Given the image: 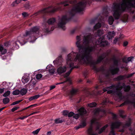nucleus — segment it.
Returning <instances> with one entry per match:
<instances>
[{
	"instance_id": "1",
	"label": "nucleus",
	"mask_w": 135,
	"mask_h": 135,
	"mask_svg": "<svg viewBox=\"0 0 135 135\" xmlns=\"http://www.w3.org/2000/svg\"><path fill=\"white\" fill-rule=\"evenodd\" d=\"M91 38V36L90 35L84 36L83 44H81L80 43L81 39L80 37L79 36H77L76 45L80 54L79 55L77 54L76 58L77 59L83 60L86 63L93 65V69L95 71L98 72L99 70L97 68L95 65L100 62L108 54H104L99 56L96 61L92 60L90 53L94 51L95 47L94 46H88L90 43Z\"/></svg>"
},
{
	"instance_id": "2",
	"label": "nucleus",
	"mask_w": 135,
	"mask_h": 135,
	"mask_svg": "<svg viewBox=\"0 0 135 135\" xmlns=\"http://www.w3.org/2000/svg\"><path fill=\"white\" fill-rule=\"evenodd\" d=\"M121 6L119 4H113V15L116 20L118 19L121 14L126 8L135 7V0H122Z\"/></svg>"
},
{
	"instance_id": "3",
	"label": "nucleus",
	"mask_w": 135,
	"mask_h": 135,
	"mask_svg": "<svg viewBox=\"0 0 135 135\" xmlns=\"http://www.w3.org/2000/svg\"><path fill=\"white\" fill-rule=\"evenodd\" d=\"M86 4V2H80L75 5L73 7L71 12L70 13V15L73 16L74 15L75 12H80L83 11Z\"/></svg>"
},
{
	"instance_id": "4",
	"label": "nucleus",
	"mask_w": 135,
	"mask_h": 135,
	"mask_svg": "<svg viewBox=\"0 0 135 135\" xmlns=\"http://www.w3.org/2000/svg\"><path fill=\"white\" fill-rule=\"evenodd\" d=\"M60 9L59 8L51 6L40 11L35 13V16H36L41 14H44L45 13H52Z\"/></svg>"
},
{
	"instance_id": "5",
	"label": "nucleus",
	"mask_w": 135,
	"mask_h": 135,
	"mask_svg": "<svg viewBox=\"0 0 135 135\" xmlns=\"http://www.w3.org/2000/svg\"><path fill=\"white\" fill-rule=\"evenodd\" d=\"M70 18H68L66 16H62L59 21L58 24L59 27L61 28L63 30H65L66 29L65 25Z\"/></svg>"
},
{
	"instance_id": "6",
	"label": "nucleus",
	"mask_w": 135,
	"mask_h": 135,
	"mask_svg": "<svg viewBox=\"0 0 135 135\" xmlns=\"http://www.w3.org/2000/svg\"><path fill=\"white\" fill-rule=\"evenodd\" d=\"M96 43L97 45H100L101 46L104 47L108 45V42L106 41H103L102 38H100L96 41Z\"/></svg>"
},
{
	"instance_id": "7",
	"label": "nucleus",
	"mask_w": 135,
	"mask_h": 135,
	"mask_svg": "<svg viewBox=\"0 0 135 135\" xmlns=\"http://www.w3.org/2000/svg\"><path fill=\"white\" fill-rule=\"evenodd\" d=\"M36 83V82L35 79H32L27 85L29 87V89H31L34 87Z\"/></svg>"
},
{
	"instance_id": "8",
	"label": "nucleus",
	"mask_w": 135,
	"mask_h": 135,
	"mask_svg": "<svg viewBox=\"0 0 135 135\" xmlns=\"http://www.w3.org/2000/svg\"><path fill=\"white\" fill-rule=\"evenodd\" d=\"M69 67L71 68V69L69 71L67 72L64 75V77L65 78H67L68 76H69L70 75L72 70L74 68H77V67H76L75 66L74 67V64L73 63L70 64Z\"/></svg>"
},
{
	"instance_id": "9",
	"label": "nucleus",
	"mask_w": 135,
	"mask_h": 135,
	"mask_svg": "<svg viewBox=\"0 0 135 135\" xmlns=\"http://www.w3.org/2000/svg\"><path fill=\"white\" fill-rule=\"evenodd\" d=\"M86 125V123L85 120H83L81 121L80 124L78 126H76L75 128L76 130H78L79 128H84Z\"/></svg>"
},
{
	"instance_id": "10",
	"label": "nucleus",
	"mask_w": 135,
	"mask_h": 135,
	"mask_svg": "<svg viewBox=\"0 0 135 135\" xmlns=\"http://www.w3.org/2000/svg\"><path fill=\"white\" fill-rule=\"evenodd\" d=\"M120 125V123L116 122L113 123L111 126V129H114L118 127Z\"/></svg>"
},
{
	"instance_id": "11",
	"label": "nucleus",
	"mask_w": 135,
	"mask_h": 135,
	"mask_svg": "<svg viewBox=\"0 0 135 135\" xmlns=\"http://www.w3.org/2000/svg\"><path fill=\"white\" fill-rule=\"evenodd\" d=\"M66 70V68L65 67H60L57 70V72L59 74H61L65 72Z\"/></svg>"
},
{
	"instance_id": "12",
	"label": "nucleus",
	"mask_w": 135,
	"mask_h": 135,
	"mask_svg": "<svg viewBox=\"0 0 135 135\" xmlns=\"http://www.w3.org/2000/svg\"><path fill=\"white\" fill-rule=\"evenodd\" d=\"M88 134L89 135H98L97 133H93V127L92 126H91L87 130Z\"/></svg>"
},
{
	"instance_id": "13",
	"label": "nucleus",
	"mask_w": 135,
	"mask_h": 135,
	"mask_svg": "<svg viewBox=\"0 0 135 135\" xmlns=\"http://www.w3.org/2000/svg\"><path fill=\"white\" fill-rule=\"evenodd\" d=\"M119 71L118 68H116L110 70V72L112 75H114L118 73Z\"/></svg>"
},
{
	"instance_id": "14",
	"label": "nucleus",
	"mask_w": 135,
	"mask_h": 135,
	"mask_svg": "<svg viewBox=\"0 0 135 135\" xmlns=\"http://www.w3.org/2000/svg\"><path fill=\"white\" fill-rule=\"evenodd\" d=\"M7 52V50L4 48L1 45H0V52L1 54H5Z\"/></svg>"
},
{
	"instance_id": "15",
	"label": "nucleus",
	"mask_w": 135,
	"mask_h": 135,
	"mask_svg": "<svg viewBox=\"0 0 135 135\" xmlns=\"http://www.w3.org/2000/svg\"><path fill=\"white\" fill-rule=\"evenodd\" d=\"M79 114L80 115L85 114L86 113V110L83 108H81L79 110Z\"/></svg>"
},
{
	"instance_id": "16",
	"label": "nucleus",
	"mask_w": 135,
	"mask_h": 135,
	"mask_svg": "<svg viewBox=\"0 0 135 135\" xmlns=\"http://www.w3.org/2000/svg\"><path fill=\"white\" fill-rule=\"evenodd\" d=\"M78 92V90L77 89H73L70 91V95L71 96H74L77 94Z\"/></svg>"
},
{
	"instance_id": "17",
	"label": "nucleus",
	"mask_w": 135,
	"mask_h": 135,
	"mask_svg": "<svg viewBox=\"0 0 135 135\" xmlns=\"http://www.w3.org/2000/svg\"><path fill=\"white\" fill-rule=\"evenodd\" d=\"M56 21V19L55 18H52L49 19L47 21V23L49 25H52Z\"/></svg>"
},
{
	"instance_id": "18",
	"label": "nucleus",
	"mask_w": 135,
	"mask_h": 135,
	"mask_svg": "<svg viewBox=\"0 0 135 135\" xmlns=\"http://www.w3.org/2000/svg\"><path fill=\"white\" fill-rule=\"evenodd\" d=\"M126 78V75H120L118 76L115 79L117 81H119L123 80Z\"/></svg>"
},
{
	"instance_id": "19",
	"label": "nucleus",
	"mask_w": 135,
	"mask_h": 135,
	"mask_svg": "<svg viewBox=\"0 0 135 135\" xmlns=\"http://www.w3.org/2000/svg\"><path fill=\"white\" fill-rule=\"evenodd\" d=\"M31 29L33 33L34 32L36 33V32H38L39 31V27L37 26L33 27Z\"/></svg>"
},
{
	"instance_id": "20",
	"label": "nucleus",
	"mask_w": 135,
	"mask_h": 135,
	"mask_svg": "<svg viewBox=\"0 0 135 135\" xmlns=\"http://www.w3.org/2000/svg\"><path fill=\"white\" fill-rule=\"evenodd\" d=\"M108 124H106L105 125L103 126L101 129L99 130L98 133L100 134L102 133L105 129L108 127Z\"/></svg>"
},
{
	"instance_id": "21",
	"label": "nucleus",
	"mask_w": 135,
	"mask_h": 135,
	"mask_svg": "<svg viewBox=\"0 0 135 135\" xmlns=\"http://www.w3.org/2000/svg\"><path fill=\"white\" fill-rule=\"evenodd\" d=\"M123 84V88L124 89V91H129L131 89L130 86L129 85L125 86L124 84Z\"/></svg>"
},
{
	"instance_id": "22",
	"label": "nucleus",
	"mask_w": 135,
	"mask_h": 135,
	"mask_svg": "<svg viewBox=\"0 0 135 135\" xmlns=\"http://www.w3.org/2000/svg\"><path fill=\"white\" fill-rule=\"evenodd\" d=\"M27 92V90L25 88H23L21 89L20 91V93L23 95L25 94Z\"/></svg>"
},
{
	"instance_id": "23",
	"label": "nucleus",
	"mask_w": 135,
	"mask_h": 135,
	"mask_svg": "<svg viewBox=\"0 0 135 135\" xmlns=\"http://www.w3.org/2000/svg\"><path fill=\"white\" fill-rule=\"evenodd\" d=\"M114 21V19L112 16H110L109 17L108 21L109 24L110 25H112Z\"/></svg>"
},
{
	"instance_id": "24",
	"label": "nucleus",
	"mask_w": 135,
	"mask_h": 135,
	"mask_svg": "<svg viewBox=\"0 0 135 135\" xmlns=\"http://www.w3.org/2000/svg\"><path fill=\"white\" fill-rule=\"evenodd\" d=\"M108 36H109V39L110 38H112L115 35V32L114 31H112V32H109L108 33Z\"/></svg>"
},
{
	"instance_id": "25",
	"label": "nucleus",
	"mask_w": 135,
	"mask_h": 135,
	"mask_svg": "<svg viewBox=\"0 0 135 135\" xmlns=\"http://www.w3.org/2000/svg\"><path fill=\"white\" fill-rule=\"evenodd\" d=\"M112 60L113 61L114 65L116 66H118V62L119 60H117L115 57L113 58Z\"/></svg>"
},
{
	"instance_id": "26",
	"label": "nucleus",
	"mask_w": 135,
	"mask_h": 135,
	"mask_svg": "<svg viewBox=\"0 0 135 135\" xmlns=\"http://www.w3.org/2000/svg\"><path fill=\"white\" fill-rule=\"evenodd\" d=\"M9 99L8 98L6 97L3 99V102L4 104H6L9 102Z\"/></svg>"
},
{
	"instance_id": "27",
	"label": "nucleus",
	"mask_w": 135,
	"mask_h": 135,
	"mask_svg": "<svg viewBox=\"0 0 135 135\" xmlns=\"http://www.w3.org/2000/svg\"><path fill=\"white\" fill-rule=\"evenodd\" d=\"M29 80V78L25 77H23L22 79V81L24 84L27 83Z\"/></svg>"
},
{
	"instance_id": "28",
	"label": "nucleus",
	"mask_w": 135,
	"mask_h": 135,
	"mask_svg": "<svg viewBox=\"0 0 135 135\" xmlns=\"http://www.w3.org/2000/svg\"><path fill=\"white\" fill-rule=\"evenodd\" d=\"M40 97L39 95H35L34 96L31 97L29 99V100L30 101H31L34 99H37Z\"/></svg>"
},
{
	"instance_id": "29",
	"label": "nucleus",
	"mask_w": 135,
	"mask_h": 135,
	"mask_svg": "<svg viewBox=\"0 0 135 135\" xmlns=\"http://www.w3.org/2000/svg\"><path fill=\"white\" fill-rule=\"evenodd\" d=\"M88 105L89 107H95L97 105V104L95 102H93L91 103L88 104Z\"/></svg>"
},
{
	"instance_id": "30",
	"label": "nucleus",
	"mask_w": 135,
	"mask_h": 135,
	"mask_svg": "<svg viewBox=\"0 0 135 135\" xmlns=\"http://www.w3.org/2000/svg\"><path fill=\"white\" fill-rule=\"evenodd\" d=\"M64 120H60V119H56L55 120V123L56 124L61 123L62 122H64Z\"/></svg>"
},
{
	"instance_id": "31",
	"label": "nucleus",
	"mask_w": 135,
	"mask_h": 135,
	"mask_svg": "<svg viewBox=\"0 0 135 135\" xmlns=\"http://www.w3.org/2000/svg\"><path fill=\"white\" fill-rule=\"evenodd\" d=\"M20 93V91L18 90H16L12 92L13 94L15 95H18Z\"/></svg>"
},
{
	"instance_id": "32",
	"label": "nucleus",
	"mask_w": 135,
	"mask_h": 135,
	"mask_svg": "<svg viewBox=\"0 0 135 135\" xmlns=\"http://www.w3.org/2000/svg\"><path fill=\"white\" fill-rule=\"evenodd\" d=\"M101 24L98 23H97L94 27V28L95 29H96L99 28L101 27Z\"/></svg>"
},
{
	"instance_id": "33",
	"label": "nucleus",
	"mask_w": 135,
	"mask_h": 135,
	"mask_svg": "<svg viewBox=\"0 0 135 135\" xmlns=\"http://www.w3.org/2000/svg\"><path fill=\"white\" fill-rule=\"evenodd\" d=\"M10 91H7L3 94V96L4 97H7L10 95Z\"/></svg>"
},
{
	"instance_id": "34",
	"label": "nucleus",
	"mask_w": 135,
	"mask_h": 135,
	"mask_svg": "<svg viewBox=\"0 0 135 135\" xmlns=\"http://www.w3.org/2000/svg\"><path fill=\"white\" fill-rule=\"evenodd\" d=\"M33 33L31 31V29H30V31H27L26 32V35H24V36H26L28 35H31Z\"/></svg>"
},
{
	"instance_id": "35",
	"label": "nucleus",
	"mask_w": 135,
	"mask_h": 135,
	"mask_svg": "<svg viewBox=\"0 0 135 135\" xmlns=\"http://www.w3.org/2000/svg\"><path fill=\"white\" fill-rule=\"evenodd\" d=\"M22 100H19L18 101H17L13 103H12L11 104V105H15L17 104H18V103H19L20 102H21L22 101Z\"/></svg>"
},
{
	"instance_id": "36",
	"label": "nucleus",
	"mask_w": 135,
	"mask_h": 135,
	"mask_svg": "<svg viewBox=\"0 0 135 135\" xmlns=\"http://www.w3.org/2000/svg\"><path fill=\"white\" fill-rule=\"evenodd\" d=\"M102 113V112L100 111V109H98L95 110V114L96 115L98 114L99 115H100Z\"/></svg>"
},
{
	"instance_id": "37",
	"label": "nucleus",
	"mask_w": 135,
	"mask_h": 135,
	"mask_svg": "<svg viewBox=\"0 0 135 135\" xmlns=\"http://www.w3.org/2000/svg\"><path fill=\"white\" fill-rule=\"evenodd\" d=\"M22 15L24 17H28L29 15L27 12H23L22 13Z\"/></svg>"
},
{
	"instance_id": "38",
	"label": "nucleus",
	"mask_w": 135,
	"mask_h": 135,
	"mask_svg": "<svg viewBox=\"0 0 135 135\" xmlns=\"http://www.w3.org/2000/svg\"><path fill=\"white\" fill-rule=\"evenodd\" d=\"M40 129L39 128L32 132V133L34 134H37L40 130Z\"/></svg>"
},
{
	"instance_id": "39",
	"label": "nucleus",
	"mask_w": 135,
	"mask_h": 135,
	"mask_svg": "<svg viewBox=\"0 0 135 135\" xmlns=\"http://www.w3.org/2000/svg\"><path fill=\"white\" fill-rule=\"evenodd\" d=\"M42 75L41 74H38L36 75V78L37 79H39L42 77Z\"/></svg>"
},
{
	"instance_id": "40",
	"label": "nucleus",
	"mask_w": 135,
	"mask_h": 135,
	"mask_svg": "<svg viewBox=\"0 0 135 135\" xmlns=\"http://www.w3.org/2000/svg\"><path fill=\"white\" fill-rule=\"evenodd\" d=\"M97 33L98 35L100 36L103 33V31L98 30L97 31Z\"/></svg>"
},
{
	"instance_id": "41",
	"label": "nucleus",
	"mask_w": 135,
	"mask_h": 135,
	"mask_svg": "<svg viewBox=\"0 0 135 135\" xmlns=\"http://www.w3.org/2000/svg\"><path fill=\"white\" fill-rule=\"evenodd\" d=\"M74 113L73 112H70L68 113V116L69 117H70L73 116L74 115Z\"/></svg>"
},
{
	"instance_id": "42",
	"label": "nucleus",
	"mask_w": 135,
	"mask_h": 135,
	"mask_svg": "<svg viewBox=\"0 0 135 135\" xmlns=\"http://www.w3.org/2000/svg\"><path fill=\"white\" fill-rule=\"evenodd\" d=\"M48 71L50 73L54 74L55 72L54 69L53 68L49 69Z\"/></svg>"
},
{
	"instance_id": "43",
	"label": "nucleus",
	"mask_w": 135,
	"mask_h": 135,
	"mask_svg": "<svg viewBox=\"0 0 135 135\" xmlns=\"http://www.w3.org/2000/svg\"><path fill=\"white\" fill-rule=\"evenodd\" d=\"M66 1L61 2L60 4H61L64 5V6H66L68 5V4L66 3Z\"/></svg>"
},
{
	"instance_id": "44",
	"label": "nucleus",
	"mask_w": 135,
	"mask_h": 135,
	"mask_svg": "<svg viewBox=\"0 0 135 135\" xmlns=\"http://www.w3.org/2000/svg\"><path fill=\"white\" fill-rule=\"evenodd\" d=\"M20 107H15L13 108L12 109L11 111L12 112H14L15 111L18 109Z\"/></svg>"
},
{
	"instance_id": "45",
	"label": "nucleus",
	"mask_w": 135,
	"mask_h": 135,
	"mask_svg": "<svg viewBox=\"0 0 135 135\" xmlns=\"http://www.w3.org/2000/svg\"><path fill=\"white\" fill-rule=\"evenodd\" d=\"M69 112L67 110H65L63 111V115L66 116L68 115Z\"/></svg>"
},
{
	"instance_id": "46",
	"label": "nucleus",
	"mask_w": 135,
	"mask_h": 135,
	"mask_svg": "<svg viewBox=\"0 0 135 135\" xmlns=\"http://www.w3.org/2000/svg\"><path fill=\"white\" fill-rule=\"evenodd\" d=\"M18 4H17L16 3V1H15L13 2L11 4V6L12 7H14L16 6Z\"/></svg>"
},
{
	"instance_id": "47",
	"label": "nucleus",
	"mask_w": 135,
	"mask_h": 135,
	"mask_svg": "<svg viewBox=\"0 0 135 135\" xmlns=\"http://www.w3.org/2000/svg\"><path fill=\"white\" fill-rule=\"evenodd\" d=\"M109 135H115L114 129H111Z\"/></svg>"
},
{
	"instance_id": "48",
	"label": "nucleus",
	"mask_w": 135,
	"mask_h": 135,
	"mask_svg": "<svg viewBox=\"0 0 135 135\" xmlns=\"http://www.w3.org/2000/svg\"><path fill=\"white\" fill-rule=\"evenodd\" d=\"M123 87L122 86H120V87H117L116 88V90L117 91L118 90H121L123 88Z\"/></svg>"
},
{
	"instance_id": "49",
	"label": "nucleus",
	"mask_w": 135,
	"mask_h": 135,
	"mask_svg": "<svg viewBox=\"0 0 135 135\" xmlns=\"http://www.w3.org/2000/svg\"><path fill=\"white\" fill-rule=\"evenodd\" d=\"M107 101V99H105V100L103 101V102H102L101 104L102 105H104L106 104Z\"/></svg>"
},
{
	"instance_id": "50",
	"label": "nucleus",
	"mask_w": 135,
	"mask_h": 135,
	"mask_svg": "<svg viewBox=\"0 0 135 135\" xmlns=\"http://www.w3.org/2000/svg\"><path fill=\"white\" fill-rule=\"evenodd\" d=\"M134 58V57L133 56H131L128 57L127 59L128 61H131V60Z\"/></svg>"
},
{
	"instance_id": "51",
	"label": "nucleus",
	"mask_w": 135,
	"mask_h": 135,
	"mask_svg": "<svg viewBox=\"0 0 135 135\" xmlns=\"http://www.w3.org/2000/svg\"><path fill=\"white\" fill-rule=\"evenodd\" d=\"M79 117V115L78 114H76L73 116V118L76 119H77Z\"/></svg>"
},
{
	"instance_id": "52",
	"label": "nucleus",
	"mask_w": 135,
	"mask_h": 135,
	"mask_svg": "<svg viewBox=\"0 0 135 135\" xmlns=\"http://www.w3.org/2000/svg\"><path fill=\"white\" fill-rule=\"evenodd\" d=\"M134 74V73H133L128 75L127 76L126 75V78H128L132 76Z\"/></svg>"
},
{
	"instance_id": "53",
	"label": "nucleus",
	"mask_w": 135,
	"mask_h": 135,
	"mask_svg": "<svg viewBox=\"0 0 135 135\" xmlns=\"http://www.w3.org/2000/svg\"><path fill=\"white\" fill-rule=\"evenodd\" d=\"M122 61L124 62L127 63L128 62L127 59L126 58H124L122 59Z\"/></svg>"
},
{
	"instance_id": "54",
	"label": "nucleus",
	"mask_w": 135,
	"mask_h": 135,
	"mask_svg": "<svg viewBox=\"0 0 135 135\" xmlns=\"http://www.w3.org/2000/svg\"><path fill=\"white\" fill-rule=\"evenodd\" d=\"M125 102L126 103V104L127 103H133V102L131 101L130 100H126L125 101Z\"/></svg>"
},
{
	"instance_id": "55",
	"label": "nucleus",
	"mask_w": 135,
	"mask_h": 135,
	"mask_svg": "<svg viewBox=\"0 0 135 135\" xmlns=\"http://www.w3.org/2000/svg\"><path fill=\"white\" fill-rule=\"evenodd\" d=\"M27 117H28L27 116H24L23 117H20L18 118H17V119H23L24 118Z\"/></svg>"
},
{
	"instance_id": "56",
	"label": "nucleus",
	"mask_w": 135,
	"mask_h": 135,
	"mask_svg": "<svg viewBox=\"0 0 135 135\" xmlns=\"http://www.w3.org/2000/svg\"><path fill=\"white\" fill-rule=\"evenodd\" d=\"M128 42L127 41H125L123 42V46H126L128 44Z\"/></svg>"
},
{
	"instance_id": "57",
	"label": "nucleus",
	"mask_w": 135,
	"mask_h": 135,
	"mask_svg": "<svg viewBox=\"0 0 135 135\" xmlns=\"http://www.w3.org/2000/svg\"><path fill=\"white\" fill-rule=\"evenodd\" d=\"M118 38H115L113 41V43L116 44L118 40Z\"/></svg>"
},
{
	"instance_id": "58",
	"label": "nucleus",
	"mask_w": 135,
	"mask_h": 135,
	"mask_svg": "<svg viewBox=\"0 0 135 135\" xmlns=\"http://www.w3.org/2000/svg\"><path fill=\"white\" fill-rule=\"evenodd\" d=\"M117 94L119 97H120L122 95V93L120 91L117 93Z\"/></svg>"
},
{
	"instance_id": "59",
	"label": "nucleus",
	"mask_w": 135,
	"mask_h": 135,
	"mask_svg": "<svg viewBox=\"0 0 135 135\" xmlns=\"http://www.w3.org/2000/svg\"><path fill=\"white\" fill-rule=\"evenodd\" d=\"M4 88L1 89L0 88V94L3 93L4 91Z\"/></svg>"
},
{
	"instance_id": "60",
	"label": "nucleus",
	"mask_w": 135,
	"mask_h": 135,
	"mask_svg": "<svg viewBox=\"0 0 135 135\" xmlns=\"http://www.w3.org/2000/svg\"><path fill=\"white\" fill-rule=\"evenodd\" d=\"M50 30L48 28H45V32H49Z\"/></svg>"
},
{
	"instance_id": "61",
	"label": "nucleus",
	"mask_w": 135,
	"mask_h": 135,
	"mask_svg": "<svg viewBox=\"0 0 135 135\" xmlns=\"http://www.w3.org/2000/svg\"><path fill=\"white\" fill-rule=\"evenodd\" d=\"M55 87V85H53L51 86L50 87V90H51L52 89L54 88Z\"/></svg>"
},
{
	"instance_id": "62",
	"label": "nucleus",
	"mask_w": 135,
	"mask_h": 135,
	"mask_svg": "<svg viewBox=\"0 0 135 135\" xmlns=\"http://www.w3.org/2000/svg\"><path fill=\"white\" fill-rule=\"evenodd\" d=\"M131 124V123L130 122L126 123L125 124V126L128 127Z\"/></svg>"
},
{
	"instance_id": "63",
	"label": "nucleus",
	"mask_w": 135,
	"mask_h": 135,
	"mask_svg": "<svg viewBox=\"0 0 135 135\" xmlns=\"http://www.w3.org/2000/svg\"><path fill=\"white\" fill-rule=\"evenodd\" d=\"M22 0H16V3L17 4H19L20 3Z\"/></svg>"
},
{
	"instance_id": "64",
	"label": "nucleus",
	"mask_w": 135,
	"mask_h": 135,
	"mask_svg": "<svg viewBox=\"0 0 135 135\" xmlns=\"http://www.w3.org/2000/svg\"><path fill=\"white\" fill-rule=\"evenodd\" d=\"M112 115L113 119H114L116 118V115L115 114H113Z\"/></svg>"
}]
</instances>
